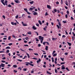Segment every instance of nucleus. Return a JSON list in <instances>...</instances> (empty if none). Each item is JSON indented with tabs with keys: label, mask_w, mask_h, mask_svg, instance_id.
Here are the masks:
<instances>
[{
	"label": "nucleus",
	"mask_w": 75,
	"mask_h": 75,
	"mask_svg": "<svg viewBox=\"0 0 75 75\" xmlns=\"http://www.w3.org/2000/svg\"><path fill=\"white\" fill-rule=\"evenodd\" d=\"M25 63L26 64L25 65H26V66H28V64H29V65H31V66H32V67H34V65L33 64H31V63L29 62H25Z\"/></svg>",
	"instance_id": "1"
},
{
	"label": "nucleus",
	"mask_w": 75,
	"mask_h": 75,
	"mask_svg": "<svg viewBox=\"0 0 75 75\" xmlns=\"http://www.w3.org/2000/svg\"><path fill=\"white\" fill-rule=\"evenodd\" d=\"M32 13H33V14L34 16H35V15H37V14H38L37 12L34 11H32Z\"/></svg>",
	"instance_id": "2"
},
{
	"label": "nucleus",
	"mask_w": 75,
	"mask_h": 75,
	"mask_svg": "<svg viewBox=\"0 0 75 75\" xmlns=\"http://www.w3.org/2000/svg\"><path fill=\"white\" fill-rule=\"evenodd\" d=\"M5 66V64L3 63H1V65H0V68H1V67H4Z\"/></svg>",
	"instance_id": "3"
},
{
	"label": "nucleus",
	"mask_w": 75,
	"mask_h": 75,
	"mask_svg": "<svg viewBox=\"0 0 75 75\" xmlns=\"http://www.w3.org/2000/svg\"><path fill=\"white\" fill-rule=\"evenodd\" d=\"M39 40H44V37H42L41 36H39Z\"/></svg>",
	"instance_id": "4"
},
{
	"label": "nucleus",
	"mask_w": 75,
	"mask_h": 75,
	"mask_svg": "<svg viewBox=\"0 0 75 75\" xmlns=\"http://www.w3.org/2000/svg\"><path fill=\"white\" fill-rule=\"evenodd\" d=\"M22 24L23 25V26H27V24L24 23V22H23V21L22 22Z\"/></svg>",
	"instance_id": "5"
},
{
	"label": "nucleus",
	"mask_w": 75,
	"mask_h": 75,
	"mask_svg": "<svg viewBox=\"0 0 75 75\" xmlns=\"http://www.w3.org/2000/svg\"><path fill=\"white\" fill-rule=\"evenodd\" d=\"M11 24H12V25H17V23H14V22H11Z\"/></svg>",
	"instance_id": "6"
},
{
	"label": "nucleus",
	"mask_w": 75,
	"mask_h": 75,
	"mask_svg": "<svg viewBox=\"0 0 75 75\" xmlns=\"http://www.w3.org/2000/svg\"><path fill=\"white\" fill-rule=\"evenodd\" d=\"M47 8H48L49 9H50V10H51V6L48 5H47Z\"/></svg>",
	"instance_id": "7"
},
{
	"label": "nucleus",
	"mask_w": 75,
	"mask_h": 75,
	"mask_svg": "<svg viewBox=\"0 0 75 75\" xmlns=\"http://www.w3.org/2000/svg\"><path fill=\"white\" fill-rule=\"evenodd\" d=\"M1 2L4 5V6H5V4L4 3V0H1Z\"/></svg>",
	"instance_id": "8"
},
{
	"label": "nucleus",
	"mask_w": 75,
	"mask_h": 75,
	"mask_svg": "<svg viewBox=\"0 0 75 75\" xmlns=\"http://www.w3.org/2000/svg\"><path fill=\"white\" fill-rule=\"evenodd\" d=\"M32 28L34 30H37V28L35 27V25H33V26Z\"/></svg>",
	"instance_id": "9"
},
{
	"label": "nucleus",
	"mask_w": 75,
	"mask_h": 75,
	"mask_svg": "<svg viewBox=\"0 0 75 75\" xmlns=\"http://www.w3.org/2000/svg\"><path fill=\"white\" fill-rule=\"evenodd\" d=\"M47 74H49V75H51V74H52L49 71H47Z\"/></svg>",
	"instance_id": "10"
},
{
	"label": "nucleus",
	"mask_w": 75,
	"mask_h": 75,
	"mask_svg": "<svg viewBox=\"0 0 75 75\" xmlns=\"http://www.w3.org/2000/svg\"><path fill=\"white\" fill-rule=\"evenodd\" d=\"M41 62V59H39V60H37V63L38 64V63H39V62Z\"/></svg>",
	"instance_id": "11"
},
{
	"label": "nucleus",
	"mask_w": 75,
	"mask_h": 75,
	"mask_svg": "<svg viewBox=\"0 0 75 75\" xmlns=\"http://www.w3.org/2000/svg\"><path fill=\"white\" fill-rule=\"evenodd\" d=\"M38 22L39 24H40V25H42V23L41 22V21H40V20H39Z\"/></svg>",
	"instance_id": "12"
},
{
	"label": "nucleus",
	"mask_w": 75,
	"mask_h": 75,
	"mask_svg": "<svg viewBox=\"0 0 75 75\" xmlns=\"http://www.w3.org/2000/svg\"><path fill=\"white\" fill-rule=\"evenodd\" d=\"M6 49H11V48L10 47H9V46H7V47H6Z\"/></svg>",
	"instance_id": "13"
},
{
	"label": "nucleus",
	"mask_w": 75,
	"mask_h": 75,
	"mask_svg": "<svg viewBox=\"0 0 75 75\" xmlns=\"http://www.w3.org/2000/svg\"><path fill=\"white\" fill-rule=\"evenodd\" d=\"M15 2H16V3H20V1H19L17 0L16 1H15Z\"/></svg>",
	"instance_id": "14"
},
{
	"label": "nucleus",
	"mask_w": 75,
	"mask_h": 75,
	"mask_svg": "<svg viewBox=\"0 0 75 75\" xmlns=\"http://www.w3.org/2000/svg\"><path fill=\"white\" fill-rule=\"evenodd\" d=\"M56 40H57V38H52V40H53V41H55Z\"/></svg>",
	"instance_id": "15"
},
{
	"label": "nucleus",
	"mask_w": 75,
	"mask_h": 75,
	"mask_svg": "<svg viewBox=\"0 0 75 75\" xmlns=\"http://www.w3.org/2000/svg\"><path fill=\"white\" fill-rule=\"evenodd\" d=\"M57 54L55 53V54H53V57H56V56H57Z\"/></svg>",
	"instance_id": "16"
},
{
	"label": "nucleus",
	"mask_w": 75,
	"mask_h": 75,
	"mask_svg": "<svg viewBox=\"0 0 75 75\" xmlns=\"http://www.w3.org/2000/svg\"><path fill=\"white\" fill-rule=\"evenodd\" d=\"M7 2L8 1H7V0H5V3L6 6H7Z\"/></svg>",
	"instance_id": "17"
},
{
	"label": "nucleus",
	"mask_w": 75,
	"mask_h": 75,
	"mask_svg": "<svg viewBox=\"0 0 75 75\" xmlns=\"http://www.w3.org/2000/svg\"><path fill=\"white\" fill-rule=\"evenodd\" d=\"M65 3V4H66V6H68V2L67 1H66Z\"/></svg>",
	"instance_id": "18"
},
{
	"label": "nucleus",
	"mask_w": 75,
	"mask_h": 75,
	"mask_svg": "<svg viewBox=\"0 0 75 75\" xmlns=\"http://www.w3.org/2000/svg\"><path fill=\"white\" fill-rule=\"evenodd\" d=\"M8 40H11V36L8 37Z\"/></svg>",
	"instance_id": "19"
},
{
	"label": "nucleus",
	"mask_w": 75,
	"mask_h": 75,
	"mask_svg": "<svg viewBox=\"0 0 75 75\" xmlns=\"http://www.w3.org/2000/svg\"><path fill=\"white\" fill-rule=\"evenodd\" d=\"M27 34L29 35H31V33L29 31L27 32Z\"/></svg>",
	"instance_id": "20"
},
{
	"label": "nucleus",
	"mask_w": 75,
	"mask_h": 75,
	"mask_svg": "<svg viewBox=\"0 0 75 75\" xmlns=\"http://www.w3.org/2000/svg\"><path fill=\"white\" fill-rule=\"evenodd\" d=\"M24 10H25V11H26V12H27L28 11V10H27V9L26 8H24Z\"/></svg>",
	"instance_id": "21"
},
{
	"label": "nucleus",
	"mask_w": 75,
	"mask_h": 75,
	"mask_svg": "<svg viewBox=\"0 0 75 75\" xmlns=\"http://www.w3.org/2000/svg\"><path fill=\"white\" fill-rule=\"evenodd\" d=\"M30 4H33V3H34V1H31L30 2Z\"/></svg>",
	"instance_id": "22"
},
{
	"label": "nucleus",
	"mask_w": 75,
	"mask_h": 75,
	"mask_svg": "<svg viewBox=\"0 0 75 75\" xmlns=\"http://www.w3.org/2000/svg\"><path fill=\"white\" fill-rule=\"evenodd\" d=\"M48 46H46V48H45V49L46 51H47L48 50Z\"/></svg>",
	"instance_id": "23"
},
{
	"label": "nucleus",
	"mask_w": 75,
	"mask_h": 75,
	"mask_svg": "<svg viewBox=\"0 0 75 75\" xmlns=\"http://www.w3.org/2000/svg\"><path fill=\"white\" fill-rule=\"evenodd\" d=\"M26 54L28 56V58H30V55L26 53Z\"/></svg>",
	"instance_id": "24"
},
{
	"label": "nucleus",
	"mask_w": 75,
	"mask_h": 75,
	"mask_svg": "<svg viewBox=\"0 0 75 75\" xmlns=\"http://www.w3.org/2000/svg\"><path fill=\"white\" fill-rule=\"evenodd\" d=\"M13 67L14 68H17V65H14L13 66Z\"/></svg>",
	"instance_id": "25"
},
{
	"label": "nucleus",
	"mask_w": 75,
	"mask_h": 75,
	"mask_svg": "<svg viewBox=\"0 0 75 75\" xmlns=\"http://www.w3.org/2000/svg\"><path fill=\"white\" fill-rule=\"evenodd\" d=\"M22 17H25V14H22Z\"/></svg>",
	"instance_id": "26"
},
{
	"label": "nucleus",
	"mask_w": 75,
	"mask_h": 75,
	"mask_svg": "<svg viewBox=\"0 0 75 75\" xmlns=\"http://www.w3.org/2000/svg\"><path fill=\"white\" fill-rule=\"evenodd\" d=\"M12 36V37H13V38H14L16 39V36H15L14 35H13Z\"/></svg>",
	"instance_id": "27"
},
{
	"label": "nucleus",
	"mask_w": 75,
	"mask_h": 75,
	"mask_svg": "<svg viewBox=\"0 0 75 75\" xmlns=\"http://www.w3.org/2000/svg\"><path fill=\"white\" fill-rule=\"evenodd\" d=\"M51 59L52 60V62H54V58H53V57H52Z\"/></svg>",
	"instance_id": "28"
},
{
	"label": "nucleus",
	"mask_w": 75,
	"mask_h": 75,
	"mask_svg": "<svg viewBox=\"0 0 75 75\" xmlns=\"http://www.w3.org/2000/svg\"><path fill=\"white\" fill-rule=\"evenodd\" d=\"M8 45H9V46H11V45H13V43H9L8 44Z\"/></svg>",
	"instance_id": "29"
},
{
	"label": "nucleus",
	"mask_w": 75,
	"mask_h": 75,
	"mask_svg": "<svg viewBox=\"0 0 75 75\" xmlns=\"http://www.w3.org/2000/svg\"><path fill=\"white\" fill-rule=\"evenodd\" d=\"M33 10V8H30L29 9V10H30V11H32V10Z\"/></svg>",
	"instance_id": "30"
},
{
	"label": "nucleus",
	"mask_w": 75,
	"mask_h": 75,
	"mask_svg": "<svg viewBox=\"0 0 75 75\" xmlns=\"http://www.w3.org/2000/svg\"><path fill=\"white\" fill-rule=\"evenodd\" d=\"M67 43L69 45V46H71V43H69V42H67Z\"/></svg>",
	"instance_id": "31"
},
{
	"label": "nucleus",
	"mask_w": 75,
	"mask_h": 75,
	"mask_svg": "<svg viewBox=\"0 0 75 75\" xmlns=\"http://www.w3.org/2000/svg\"><path fill=\"white\" fill-rule=\"evenodd\" d=\"M9 52H10V50H7L6 52L7 53H8Z\"/></svg>",
	"instance_id": "32"
},
{
	"label": "nucleus",
	"mask_w": 75,
	"mask_h": 75,
	"mask_svg": "<svg viewBox=\"0 0 75 75\" xmlns=\"http://www.w3.org/2000/svg\"><path fill=\"white\" fill-rule=\"evenodd\" d=\"M47 28V26H45V28H44L43 29L44 30H45H45H46V28Z\"/></svg>",
	"instance_id": "33"
},
{
	"label": "nucleus",
	"mask_w": 75,
	"mask_h": 75,
	"mask_svg": "<svg viewBox=\"0 0 75 75\" xmlns=\"http://www.w3.org/2000/svg\"><path fill=\"white\" fill-rule=\"evenodd\" d=\"M20 50L23 52H25V51L22 49H20Z\"/></svg>",
	"instance_id": "34"
},
{
	"label": "nucleus",
	"mask_w": 75,
	"mask_h": 75,
	"mask_svg": "<svg viewBox=\"0 0 75 75\" xmlns=\"http://www.w3.org/2000/svg\"><path fill=\"white\" fill-rule=\"evenodd\" d=\"M18 61H19V62H22V60H20V59H17Z\"/></svg>",
	"instance_id": "35"
},
{
	"label": "nucleus",
	"mask_w": 75,
	"mask_h": 75,
	"mask_svg": "<svg viewBox=\"0 0 75 75\" xmlns=\"http://www.w3.org/2000/svg\"><path fill=\"white\" fill-rule=\"evenodd\" d=\"M55 52H56V51H55L54 50L52 52V55H53V54H54V53H55Z\"/></svg>",
	"instance_id": "36"
},
{
	"label": "nucleus",
	"mask_w": 75,
	"mask_h": 75,
	"mask_svg": "<svg viewBox=\"0 0 75 75\" xmlns=\"http://www.w3.org/2000/svg\"><path fill=\"white\" fill-rule=\"evenodd\" d=\"M18 69H20V71H21V67H19L18 68Z\"/></svg>",
	"instance_id": "37"
},
{
	"label": "nucleus",
	"mask_w": 75,
	"mask_h": 75,
	"mask_svg": "<svg viewBox=\"0 0 75 75\" xmlns=\"http://www.w3.org/2000/svg\"><path fill=\"white\" fill-rule=\"evenodd\" d=\"M62 38H65V37H66V36L64 35H62Z\"/></svg>",
	"instance_id": "38"
},
{
	"label": "nucleus",
	"mask_w": 75,
	"mask_h": 75,
	"mask_svg": "<svg viewBox=\"0 0 75 75\" xmlns=\"http://www.w3.org/2000/svg\"><path fill=\"white\" fill-rule=\"evenodd\" d=\"M53 10L54 12H57V9H54Z\"/></svg>",
	"instance_id": "39"
},
{
	"label": "nucleus",
	"mask_w": 75,
	"mask_h": 75,
	"mask_svg": "<svg viewBox=\"0 0 75 75\" xmlns=\"http://www.w3.org/2000/svg\"><path fill=\"white\" fill-rule=\"evenodd\" d=\"M34 54L35 55H38V54L37 53H34Z\"/></svg>",
	"instance_id": "40"
},
{
	"label": "nucleus",
	"mask_w": 75,
	"mask_h": 75,
	"mask_svg": "<svg viewBox=\"0 0 75 75\" xmlns=\"http://www.w3.org/2000/svg\"><path fill=\"white\" fill-rule=\"evenodd\" d=\"M13 72H15V73H16L17 72V71L15 70H13Z\"/></svg>",
	"instance_id": "41"
},
{
	"label": "nucleus",
	"mask_w": 75,
	"mask_h": 75,
	"mask_svg": "<svg viewBox=\"0 0 75 75\" xmlns=\"http://www.w3.org/2000/svg\"><path fill=\"white\" fill-rule=\"evenodd\" d=\"M65 69V67H63L62 68V69L64 70Z\"/></svg>",
	"instance_id": "42"
},
{
	"label": "nucleus",
	"mask_w": 75,
	"mask_h": 75,
	"mask_svg": "<svg viewBox=\"0 0 75 75\" xmlns=\"http://www.w3.org/2000/svg\"><path fill=\"white\" fill-rule=\"evenodd\" d=\"M18 15H17V16H16V18L17 19L18 18Z\"/></svg>",
	"instance_id": "43"
},
{
	"label": "nucleus",
	"mask_w": 75,
	"mask_h": 75,
	"mask_svg": "<svg viewBox=\"0 0 75 75\" xmlns=\"http://www.w3.org/2000/svg\"><path fill=\"white\" fill-rule=\"evenodd\" d=\"M36 25L37 27H39V24L38 23H36Z\"/></svg>",
	"instance_id": "44"
},
{
	"label": "nucleus",
	"mask_w": 75,
	"mask_h": 75,
	"mask_svg": "<svg viewBox=\"0 0 75 75\" xmlns=\"http://www.w3.org/2000/svg\"><path fill=\"white\" fill-rule=\"evenodd\" d=\"M8 7H11V5L9 4L8 5Z\"/></svg>",
	"instance_id": "45"
},
{
	"label": "nucleus",
	"mask_w": 75,
	"mask_h": 75,
	"mask_svg": "<svg viewBox=\"0 0 75 75\" xmlns=\"http://www.w3.org/2000/svg\"><path fill=\"white\" fill-rule=\"evenodd\" d=\"M65 63V62H63L61 63V64L62 65L63 64H64Z\"/></svg>",
	"instance_id": "46"
},
{
	"label": "nucleus",
	"mask_w": 75,
	"mask_h": 75,
	"mask_svg": "<svg viewBox=\"0 0 75 75\" xmlns=\"http://www.w3.org/2000/svg\"><path fill=\"white\" fill-rule=\"evenodd\" d=\"M60 59H61L62 61H64V58H60Z\"/></svg>",
	"instance_id": "47"
},
{
	"label": "nucleus",
	"mask_w": 75,
	"mask_h": 75,
	"mask_svg": "<svg viewBox=\"0 0 75 75\" xmlns=\"http://www.w3.org/2000/svg\"><path fill=\"white\" fill-rule=\"evenodd\" d=\"M66 69H67V70L68 71H69V70L68 69V67H67L66 68Z\"/></svg>",
	"instance_id": "48"
},
{
	"label": "nucleus",
	"mask_w": 75,
	"mask_h": 75,
	"mask_svg": "<svg viewBox=\"0 0 75 75\" xmlns=\"http://www.w3.org/2000/svg\"><path fill=\"white\" fill-rule=\"evenodd\" d=\"M33 59H35V60H37V59H38L37 58L35 57L33 58Z\"/></svg>",
	"instance_id": "49"
},
{
	"label": "nucleus",
	"mask_w": 75,
	"mask_h": 75,
	"mask_svg": "<svg viewBox=\"0 0 75 75\" xmlns=\"http://www.w3.org/2000/svg\"><path fill=\"white\" fill-rule=\"evenodd\" d=\"M41 45L40 44H38V47H41Z\"/></svg>",
	"instance_id": "50"
},
{
	"label": "nucleus",
	"mask_w": 75,
	"mask_h": 75,
	"mask_svg": "<svg viewBox=\"0 0 75 75\" xmlns=\"http://www.w3.org/2000/svg\"><path fill=\"white\" fill-rule=\"evenodd\" d=\"M23 71H27V69H25V68L23 69Z\"/></svg>",
	"instance_id": "51"
},
{
	"label": "nucleus",
	"mask_w": 75,
	"mask_h": 75,
	"mask_svg": "<svg viewBox=\"0 0 75 75\" xmlns=\"http://www.w3.org/2000/svg\"><path fill=\"white\" fill-rule=\"evenodd\" d=\"M4 51H0V53H3V52H5Z\"/></svg>",
	"instance_id": "52"
},
{
	"label": "nucleus",
	"mask_w": 75,
	"mask_h": 75,
	"mask_svg": "<svg viewBox=\"0 0 75 75\" xmlns=\"http://www.w3.org/2000/svg\"><path fill=\"white\" fill-rule=\"evenodd\" d=\"M58 24H59V26H60V27H61V23H60V22L58 23Z\"/></svg>",
	"instance_id": "53"
},
{
	"label": "nucleus",
	"mask_w": 75,
	"mask_h": 75,
	"mask_svg": "<svg viewBox=\"0 0 75 75\" xmlns=\"http://www.w3.org/2000/svg\"><path fill=\"white\" fill-rule=\"evenodd\" d=\"M24 46L25 47H28V45H24Z\"/></svg>",
	"instance_id": "54"
},
{
	"label": "nucleus",
	"mask_w": 75,
	"mask_h": 75,
	"mask_svg": "<svg viewBox=\"0 0 75 75\" xmlns=\"http://www.w3.org/2000/svg\"><path fill=\"white\" fill-rule=\"evenodd\" d=\"M64 54L65 55H68V53H65Z\"/></svg>",
	"instance_id": "55"
},
{
	"label": "nucleus",
	"mask_w": 75,
	"mask_h": 75,
	"mask_svg": "<svg viewBox=\"0 0 75 75\" xmlns=\"http://www.w3.org/2000/svg\"><path fill=\"white\" fill-rule=\"evenodd\" d=\"M2 60L6 59V57H4L2 58Z\"/></svg>",
	"instance_id": "56"
},
{
	"label": "nucleus",
	"mask_w": 75,
	"mask_h": 75,
	"mask_svg": "<svg viewBox=\"0 0 75 75\" xmlns=\"http://www.w3.org/2000/svg\"><path fill=\"white\" fill-rule=\"evenodd\" d=\"M1 62H3V63L6 62V61L4 60H1Z\"/></svg>",
	"instance_id": "57"
},
{
	"label": "nucleus",
	"mask_w": 75,
	"mask_h": 75,
	"mask_svg": "<svg viewBox=\"0 0 75 75\" xmlns=\"http://www.w3.org/2000/svg\"><path fill=\"white\" fill-rule=\"evenodd\" d=\"M27 13H28V14H29V15L31 14V13H30L28 12V11L27 12Z\"/></svg>",
	"instance_id": "58"
},
{
	"label": "nucleus",
	"mask_w": 75,
	"mask_h": 75,
	"mask_svg": "<svg viewBox=\"0 0 75 75\" xmlns=\"http://www.w3.org/2000/svg\"><path fill=\"white\" fill-rule=\"evenodd\" d=\"M57 26L58 28H59V25H57Z\"/></svg>",
	"instance_id": "59"
},
{
	"label": "nucleus",
	"mask_w": 75,
	"mask_h": 75,
	"mask_svg": "<svg viewBox=\"0 0 75 75\" xmlns=\"http://www.w3.org/2000/svg\"><path fill=\"white\" fill-rule=\"evenodd\" d=\"M55 73H57V69H55Z\"/></svg>",
	"instance_id": "60"
},
{
	"label": "nucleus",
	"mask_w": 75,
	"mask_h": 75,
	"mask_svg": "<svg viewBox=\"0 0 75 75\" xmlns=\"http://www.w3.org/2000/svg\"><path fill=\"white\" fill-rule=\"evenodd\" d=\"M72 34H73L74 36L75 37V34H74V33L72 32Z\"/></svg>",
	"instance_id": "61"
},
{
	"label": "nucleus",
	"mask_w": 75,
	"mask_h": 75,
	"mask_svg": "<svg viewBox=\"0 0 75 75\" xmlns=\"http://www.w3.org/2000/svg\"><path fill=\"white\" fill-rule=\"evenodd\" d=\"M63 23H67V21H63Z\"/></svg>",
	"instance_id": "62"
},
{
	"label": "nucleus",
	"mask_w": 75,
	"mask_h": 75,
	"mask_svg": "<svg viewBox=\"0 0 75 75\" xmlns=\"http://www.w3.org/2000/svg\"><path fill=\"white\" fill-rule=\"evenodd\" d=\"M57 61V58H55V61Z\"/></svg>",
	"instance_id": "63"
},
{
	"label": "nucleus",
	"mask_w": 75,
	"mask_h": 75,
	"mask_svg": "<svg viewBox=\"0 0 75 75\" xmlns=\"http://www.w3.org/2000/svg\"><path fill=\"white\" fill-rule=\"evenodd\" d=\"M29 51H30V50H32V51H33V49L29 48Z\"/></svg>",
	"instance_id": "64"
}]
</instances>
